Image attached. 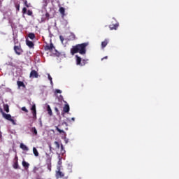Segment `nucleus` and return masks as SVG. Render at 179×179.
<instances>
[{"label":"nucleus","instance_id":"1","mask_svg":"<svg viewBox=\"0 0 179 179\" xmlns=\"http://www.w3.org/2000/svg\"><path fill=\"white\" fill-rule=\"evenodd\" d=\"M89 45L87 43H83L80 44H77L76 45L72 46L71 48L70 52L71 55L74 54H80V55H86V47Z\"/></svg>","mask_w":179,"mask_h":179},{"label":"nucleus","instance_id":"2","mask_svg":"<svg viewBox=\"0 0 179 179\" xmlns=\"http://www.w3.org/2000/svg\"><path fill=\"white\" fill-rule=\"evenodd\" d=\"M13 50L17 55H22L23 54V49L22 45L19 42H15Z\"/></svg>","mask_w":179,"mask_h":179},{"label":"nucleus","instance_id":"3","mask_svg":"<svg viewBox=\"0 0 179 179\" xmlns=\"http://www.w3.org/2000/svg\"><path fill=\"white\" fill-rule=\"evenodd\" d=\"M44 49H45V51H50V52H53V51H55V53L54 54L57 57L59 55V53L57 55V50H55V47H54V44L52 43H50V45H46Z\"/></svg>","mask_w":179,"mask_h":179},{"label":"nucleus","instance_id":"4","mask_svg":"<svg viewBox=\"0 0 179 179\" xmlns=\"http://www.w3.org/2000/svg\"><path fill=\"white\" fill-rule=\"evenodd\" d=\"M46 166H47V169L48 170H49V171H51V167H52V164H51V161L52 160V157L51 156L49 155V154L46 153Z\"/></svg>","mask_w":179,"mask_h":179},{"label":"nucleus","instance_id":"5","mask_svg":"<svg viewBox=\"0 0 179 179\" xmlns=\"http://www.w3.org/2000/svg\"><path fill=\"white\" fill-rule=\"evenodd\" d=\"M3 118H5L7 121L12 122L13 125H16V122H15V120L12 118V115H10V114L3 113Z\"/></svg>","mask_w":179,"mask_h":179},{"label":"nucleus","instance_id":"6","mask_svg":"<svg viewBox=\"0 0 179 179\" xmlns=\"http://www.w3.org/2000/svg\"><path fill=\"white\" fill-rule=\"evenodd\" d=\"M76 65H80L81 66H83L85 65V63L82 64V58L79 57L78 55H76Z\"/></svg>","mask_w":179,"mask_h":179},{"label":"nucleus","instance_id":"7","mask_svg":"<svg viewBox=\"0 0 179 179\" xmlns=\"http://www.w3.org/2000/svg\"><path fill=\"white\" fill-rule=\"evenodd\" d=\"M118 26H120L118 22H117L115 24H110L109 25L110 30H117V29H118Z\"/></svg>","mask_w":179,"mask_h":179},{"label":"nucleus","instance_id":"8","mask_svg":"<svg viewBox=\"0 0 179 179\" xmlns=\"http://www.w3.org/2000/svg\"><path fill=\"white\" fill-rule=\"evenodd\" d=\"M65 174L59 169V171H56V178H62L64 177Z\"/></svg>","mask_w":179,"mask_h":179},{"label":"nucleus","instance_id":"9","mask_svg":"<svg viewBox=\"0 0 179 179\" xmlns=\"http://www.w3.org/2000/svg\"><path fill=\"white\" fill-rule=\"evenodd\" d=\"M30 78H38V73L36 71V70H32L30 73Z\"/></svg>","mask_w":179,"mask_h":179},{"label":"nucleus","instance_id":"10","mask_svg":"<svg viewBox=\"0 0 179 179\" xmlns=\"http://www.w3.org/2000/svg\"><path fill=\"white\" fill-rule=\"evenodd\" d=\"M26 44L30 48H34V43L30 41L29 39H26Z\"/></svg>","mask_w":179,"mask_h":179},{"label":"nucleus","instance_id":"11","mask_svg":"<svg viewBox=\"0 0 179 179\" xmlns=\"http://www.w3.org/2000/svg\"><path fill=\"white\" fill-rule=\"evenodd\" d=\"M17 85L18 87H23L24 89H26V85H24V83H23V81H17Z\"/></svg>","mask_w":179,"mask_h":179},{"label":"nucleus","instance_id":"12","mask_svg":"<svg viewBox=\"0 0 179 179\" xmlns=\"http://www.w3.org/2000/svg\"><path fill=\"white\" fill-rule=\"evenodd\" d=\"M108 39H105L104 41L101 42V48H106L107 47V44H108Z\"/></svg>","mask_w":179,"mask_h":179},{"label":"nucleus","instance_id":"13","mask_svg":"<svg viewBox=\"0 0 179 179\" xmlns=\"http://www.w3.org/2000/svg\"><path fill=\"white\" fill-rule=\"evenodd\" d=\"M20 149L25 150L26 152L29 151V148L26 145L21 143L20 145Z\"/></svg>","mask_w":179,"mask_h":179},{"label":"nucleus","instance_id":"14","mask_svg":"<svg viewBox=\"0 0 179 179\" xmlns=\"http://www.w3.org/2000/svg\"><path fill=\"white\" fill-rule=\"evenodd\" d=\"M69 110H70V108L69 104H66L63 108L64 113H68Z\"/></svg>","mask_w":179,"mask_h":179},{"label":"nucleus","instance_id":"15","mask_svg":"<svg viewBox=\"0 0 179 179\" xmlns=\"http://www.w3.org/2000/svg\"><path fill=\"white\" fill-rule=\"evenodd\" d=\"M28 37L29 38H30L31 40H34V38H36V34H34V33H29L28 34Z\"/></svg>","mask_w":179,"mask_h":179},{"label":"nucleus","instance_id":"16","mask_svg":"<svg viewBox=\"0 0 179 179\" xmlns=\"http://www.w3.org/2000/svg\"><path fill=\"white\" fill-rule=\"evenodd\" d=\"M47 111L48 114H49L50 116L52 115V110H51V106H50V105H48L47 106Z\"/></svg>","mask_w":179,"mask_h":179},{"label":"nucleus","instance_id":"17","mask_svg":"<svg viewBox=\"0 0 179 179\" xmlns=\"http://www.w3.org/2000/svg\"><path fill=\"white\" fill-rule=\"evenodd\" d=\"M33 153H34V156H36V157H38V151L37 150V148H36V147L33 148Z\"/></svg>","mask_w":179,"mask_h":179},{"label":"nucleus","instance_id":"18","mask_svg":"<svg viewBox=\"0 0 179 179\" xmlns=\"http://www.w3.org/2000/svg\"><path fill=\"white\" fill-rule=\"evenodd\" d=\"M33 120H37V110H32Z\"/></svg>","mask_w":179,"mask_h":179},{"label":"nucleus","instance_id":"19","mask_svg":"<svg viewBox=\"0 0 179 179\" xmlns=\"http://www.w3.org/2000/svg\"><path fill=\"white\" fill-rule=\"evenodd\" d=\"M61 152H60V155H62V156H64V155H65V149L64 148V145L62 144H61Z\"/></svg>","mask_w":179,"mask_h":179},{"label":"nucleus","instance_id":"20","mask_svg":"<svg viewBox=\"0 0 179 179\" xmlns=\"http://www.w3.org/2000/svg\"><path fill=\"white\" fill-rule=\"evenodd\" d=\"M31 131L32 132L33 135L37 136V129H36V127H32L31 129Z\"/></svg>","mask_w":179,"mask_h":179},{"label":"nucleus","instance_id":"21","mask_svg":"<svg viewBox=\"0 0 179 179\" xmlns=\"http://www.w3.org/2000/svg\"><path fill=\"white\" fill-rule=\"evenodd\" d=\"M22 166H23V167L29 169V166H30V164L26 162V161H22Z\"/></svg>","mask_w":179,"mask_h":179},{"label":"nucleus","instance_id":"22","mask_svg":"<svg viewBox=\"0 0 179 179\" xmlns=\"http://www.w3.org/2000/svg\"><path fill=\"white\" fill-rule=\"evenodd\" d=\"M3 109H4V111H6V113H9V105L4 104Z\"/></svg>","mask_w":179,"mask_h":179},{"label":"nucleus","instance_id":"23","mask_svg":"<svg viewBox=\"0 0 179 179\" xmlns=\"http://www.w3.org/2000/svg\"><path fill=\"white\" fill-rule=\"evenodd\" d=\"M15 6L17 12H19V10H20V4L19 3H16Z\"/></svg>","mask_w":179,"mask_h":179},{"label":"nucleus","instance_id":"24","mask_svg":"<svg viewBox=\"0 0 179 179\" xmlns=\"http://www.w3.org/2000/svg\"><path fill=\"white\" fill-rule=\"evenodd\" d=\"M59 10L62 15H65V8L64 7H60Z\"/></svg>","mask_w":179,"mask_h":179},{"label":"nucleus","instance_id":"25","mask_svg":"<svg viewBox=\"0 0 179 179\" xmlns=\"http://www.w3.org/2000/svg\"><path fill=\"white\" fill-rule=\"evenodd\" d=\"M24 4L26 6V8H30L31 6V4L30 3H27V0H25Z\"/></svg>","mask_w":179,"mask_h":179},{"label":"nucleus","instance_id":"26","mask_svg":"<svg viewBox=\"0 0 179 179\" xmlns=\"http://www.w3.org/2000/svg\"><path fill=\"white\" fill-rule=\"evenodd\" d=\"M56 130L57 132H59V134H65V131L64 130H61V129H59L58 127H56Z\"/></svg>","mask_w":179,"mask_h":179},{"label":"nucleus","instance_id":"27","mask_svg":"<svg viewBox=\"0 0 179 179\" xmlns=\"http://www.w3.org/2000/svg\"><path fill=\"white\" fill-rule=\"evenodd\" d=\"M54 144L56 146V149H59V143L58 141H55L54 142Z\"/></svg>","mask_w":179,"mask_h":179},{"label":"nucleus","instance_id":"28","mask_svg":"<svg viewBox=\"0 0 179 179\" xmlns=\"http://www.w3.org/2000/svg\"><path fill=\"white\" fill-rule=\"evenodd\" d=\"M22 13L23 15H25V13H27V8H26V7H24L22 8Z\"/></svg>","mask_w":179,"mask_h":179},{"label":"nucleus","instance_id":"29","mask_svg":"<svg viewBox=\"0 0 179 179\" xmlns=\"http://www.w3.org/2000/svg\"><path fill=\"white\" fill-rule=\"evenodd\" d=\"M59 161H58V164L59 166H61V164H62V158H61V157L59 156Z\"/></svg>","mask_w":179,"mask_h":179},{"label":"nucleus","instance_id":"30","mask_svg":"<svg viewBox=\"0 0 179 179\" xmlns=\"http://www.w3.org/2000/svg\"><path fill=\"white\" fill-rule=\"evenodd\" d=\"M13 167H14V169H19V164H17V162H15V163L14 164Z\"/></svg>","mask_w":179,"mask_h":179},{"label":"nucleus","instance_id":"31","mask_svg":"<svg viewBox=\"0 0 179 179\" xmlns=\"http://www.w3.org/2000/svg\"><path fill=\"white\" fill-rule=\"evenodd\" d=\"M48 78L49 80L50 81V83H52V78L51 77L50 73L48 74Z\"/></svg>","mask_w":179,"mask_h":179},{"label":"nucleus","instance_id":"32","mask_svg":"<svg viewBox=\"0 0 179 179\" xmlns=\"http://www.w3.org/2000/svg\"><path fill=\"white\" fill-rule=\"evenodd\" d=\"M27 15L28 16H31V15H33V11L28 10H27Z\"/></svg>","mask_w":179,"mask_h":179},{"label":"nucleus","instance_id":"33","mask_svg":"<svg viewBox=\"0 0 179 179\" xmlns=\"http://www.w3.org/2000/svg\"><path fill=\"white\" fill-rule=\"evenodd\" d=\"M31 111H36V104H34L33 106H32V107L31 108Z\"/></svg>","mask_w":179,"mask_h":179},{"label":"nucleus","instance_id":"34","mask_svg":"<svg viewBox=\"0 0 179 179\" xmlns=\"http://www.w3.org/2000/svg\"><path fill=\"white\" fill-rule=\"evenodd\" d=\"M22 111H24V113H29V110H27V108H26V107H22Z\"/></svg>","mask_w":179,"mask_h":179},{"label":"nucleus","instance_id":"35","mask_svg":"<svg viewBox=\"0 0 179 179\" xmlns=\"http://www.w3.org/2000/svg\"><path fill=\"white\" fill-rule=\"evenodd\" d=\"M45 17H46L47 20H48V19H50V13H45Z\"/></svg>","mask_w":179,"mask_h":179},{"label":"nucleus","instance_id":"36","mask_svg":"<svg viewBox=\"0 0 179 179\" xmlns=\"http://www.w3.org/2000/svg\"><path fill=\"white\" fill-rule=\"evenodd\" d=\"M49 149H50V152H51L52 153V151L54 150V148H52L51 145H49Z\"/></svg>","mask_w":179,"mask_h":179},{"label":"nucleus","instance_id":"37","mask_svg":"<svg viewBox=\"0 0 179 179\" xmlns=\"http://www.w3.org/2000/svg\"><path fill=\"white\" fill-rule=\"evenodd\" d=\"M55 111L57 114H59V110L58 109V108L55 107Z\"/></svg>","mask_w":179,"mask_h":179},{"label":"nucleus","instance_id":"38","mask_svg":"<svg viewBox=\"0 0 179 179\" xmlns=\"http://www.w3.org/2000/svg\"><path fill=\"white\" fill-rule=\"evenodd\" d=\"M71 38L73 39V40H75V38H76V36H75V34H71Z\"/></svg>","mask_w":179,"mask_h":179},{"label":"nucleus","instance_id":"39","mask_svg":"<svg viewBox=\"0 0 179 179\" xmlns=\"http://www.w3.org/2000/svg\"><path fill=\"white\" fill-rule=\"evenodd\" d=\"M59 39H60V41H62V43L64 42V36H59Z\"/></svg>","mask_w":179,"mask_h":179},{"label":"nucleus","instance_id":"40","mask_svg":"<svg viewBox=\"0 0 179 179\" xmlns=\"http://www.w3.org/2000/svg\"><path fill=\"white\" fill-rule=\"evenodd\" d=\"M56 93H62V91H61L60 90H56Z\"/></svg>","mask_w":179,"mask_h":179},{"label":"nucleus","instance_id":"41","mask_svg":"<svg viewBox=\"0 0 179 179\" xmlns=\"http://www.w3.org/2000/svg\"><path fill=\"white\" fill-rule=\"evenodd\" d=\"M108 56H105L103 58L101 59V61H103V59H108Z\"/></svg>","mask_w":179,"mask_h":179},{"label":"nucleus","instance_id":"42","mask_svg":"<svg viewBox=\"0 0 179 179\" xmlns=\"http://www.w3.org/2000/svg\"><path fill=\"white\" fill-rule=\"evenodd\" d=\"M0 112L1 113L2 115H3V113H5V112H3V110H2V108H0Z\"/></svg>","mask_w":179,"mask_h":179},{"label":"nucleus","instance_id":"43","mask_svg":"<svg viewBox=\"0 0 179 179\" xmlns=\"http://www.w3.org/2000/svg\"><path fill=\"white\" fill-rule=\"evenodd\" d=\"M0 138H2V132L0 131Z\"/></svg>","mask_w":179,"mask_h":179},{"label":"nucleus","instance_id":"44","mask_svg":"<svg viewBox=\"0 0 179 179\" xmlns=\"http://www.w3.org/2000/svg\"><path fill=\"white\" fill-rule=\"evenodd\" d=\"M71 121H75V117H72Z\"/></svg>","mask_w":179,"mask_h":179},{"label":"nucleus","instance_id":"45","mask_svg":"<svg viewBox=\"0 0 179 179\" xmlns=\"http://www.w3.org/2000/svg\"><path fill=\"white\" fill-rule=\"evenodd\" d=\"M60 99H64V96H62V95H60Z\"/></svg>","mask_w":179,"mask_h":179}]
</instances>
